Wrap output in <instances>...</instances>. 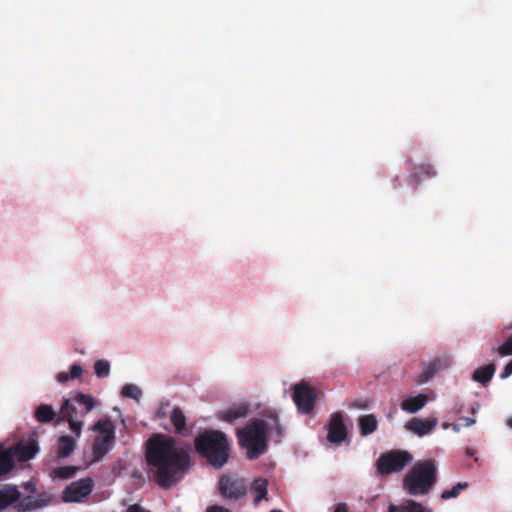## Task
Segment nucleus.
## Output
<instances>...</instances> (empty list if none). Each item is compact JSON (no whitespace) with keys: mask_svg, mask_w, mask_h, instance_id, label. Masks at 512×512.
<instances>
[{"mask_svg":"<svg viewBox=\"0 0 512 512\" xmlns=\"http://www.w3.org/2000/svg\"><path fill=\"white\" fill-rule=\"evenodd\" d=\"M145 457L149 473L162 488L174 486L190 467L188 451L178 446L172 436L156 433L146 441Z\"/></svg>","mask_w":512,"mask_h":512,"instance_id":"obj_1","label":"nucleus"},{"mask_svg":"<svg viewBox=\"0 0 512 512\" xmlns=\"http://www.w3.org/2000/svg\"><path fill=\"white\" fill-rule=\"evenodd\" d=\"M196 452L216 469L222 468L230 457V442L227 435L214 429H206L194 440Z\"/></svg>","mask_w":512,"mask_h":512,"instance_id":"obj_2","label":"nucleus"},{"mask_svg":"<svg viewBox=\"0 0 512 512\" xmlns=\"http://www.w3.org/2000/svg\"><path fill=\"white\" fill-rule=\"evenodd\" d=\"M437 482V467L432 459L418 461L404 476L403 488L412 496L427 495Z\"/></svg>","mask_w":512,"mask_h":512,"instance_id":"obj_3","label":"nucleus"},{"mask_svg":"<svg viewBox=\"0 0 512 512\" xmlns=\"http://www.w3.org/2000/svg\"><path fill=\"white\" fill-rule=\"evenodd\" d=\"M268 424L264 420H252L237 430L238 443L247 450L249 459H256L267 451Z\"/></svg>","mask_w":512,"mask_h":512,"instance_id":"obj_4","label":"nucleus"},{"mask_svg":"<svg viewBox=\"0 0 512 512\" xmlns=\"http://www.w3.org/2000/svg\"><path fill=\"white\" fill-rule=\"evenodd\" d=\"M413 460V456L405 450H391L382 453L376 461L377 472L389 475L401 472Z\"/></svg>","mask_w":512,"mask_h":512,"instance_id":"obj_5","label":"nucleus"},{"mask_svg":"<svg viewBox=\"0 0 512 512\" xmlns=\"http://www.w3.org/2000/svg\"><path fill=\"white\" fill-rule=\"evenodd\" d=\"M94 429L99 432V435L94 439L92 451L94 458L100 460L114 444L115 428L110 420H100L94 425Z\"/></svg>","mask_w":512,"mask_h":512,"instance_id":"obj_6","label":"nucleus"},{"mask_svg":"<svg viewBox=\"0 0 512 512\" xmlns=\"http://www.w3.org/2000/svg\"><path fill=\"white\" fill-rule=\"evenodd\" d=\"M218 490L221 496L228 500H241L248 492V484L242 477L233 474H224L218 482Z\"/></svg>","mask_w":512,"mask_h":512,"instance_id":"obj_7","label":"nucleus"},{"mask_svg":"<svg viewBox=\"0 0 512 512\" xmlns=\"http://www.w3.org/2000/svg\"><path fill=\"white\" fill-rule=\"evenodd\" d=\"M293 401L302 414H309L315 406V390L305 382L296 384L293 388Z\"/></svg>","mask_w":512,"mask_h":512,"instance_id":"obj_8","label":"nucleus"},{"mask_svg":"<svg viewBox=\"0 0 512 512\" xmlns=\"http://www.w3.org/2000/svg\"><path fill=\"white\" fill-rule=\"evenodd\" d=\"M91 478H83L72 482L63 491L62 499L66 503H79L88 497L93 491Z\"/></svg>","mask_w":512,"mask_h":512,"instance_id":"obj_9","label":"nucleus"},{"mask_svg":"<svg viewBox=\"0 0 512 512\" xmlns=\"http://www.w3.org/2000/svg\"><path fill=\"white\" fill-rule=\"evenodd\" d=\"M451 358L448 356L436 357L429 363L423 362V371L417 377V383L424 384L433 378L438 372L446 370L451 365Z\"/></svg>","mask_w":512,"mask_h":512,"instance_id":"obj_10","label":"nucleus"},{"mask_svg":"<svg viewBox=\"0 0 512 512\" xmlns=\"http://www.w3.org/2000/svg\"><path fill=\"white\" fill-rule=\"evenodd\" d=\"M327 440L332 444H341L347 437V427L341 412L332 414L328 424Z\"/></svg>","mask_w":512,"mask_h":512,"instance_id":"obj_11","label":"nucleus"},{"mask_svg":"<svg viewBox=\"0 0 512 512\" xmlns=\"http://www.w3.org/2000/svg\"><path fill=\"white\" fill-rule=\"evenodd\" d=\"M50 502L51 496L47 494H40L37 496L28 495L22 499L19 498V500L14 503V508L17 512H30L46 507Z\"/></svg>","mask_w":512,"mask_h":512,"instance_id":"obj_12","label":"nucleus"},{"mask_svg":"<svg viewBox=\"0 0 512 512\" xmlns=\"http://www.w3.org/2000/svg\"><path fill=\"white\" fill-rule=\"evenodd\" d=\"M8 448L14 461L17 459L20 462H26L35 456L38 444L36 441L21 442Z\"/></svg>","mask_w":512,"mask_h":512,"instance_id":"obj_13","label":"nucleus"},{"mask_svg":"<svg viewBox=\"0 0 512 512\" xmlns=\"http://www.w3.org/2000/svg\"><path fill=\"white\" fill-rule=\"evenodd\" d=\"M437 423L438 420L436 418L425 420L414 417L406 424V428L418 436H424L433 431L437 426Z\"/></svg>","mask_w":512,"mask_h":512,"instance_id":"obj_14","label":"nucleus"},{"mask_svg":"<svg viewBox=\"0 0 512 512\" xmlns=\"http://www.w3.org/2000/svg\"><path fill=\"white\" fill-rule=\"evenodd\" d=\"M249 413V405L246 403H240L232 405L231 407L227 408L226 410L219 411L217 413L218 419L232 423L233 421L244 418Z\"/></svg>","mask_w":512,"mask_h":512,"instance_id":"obj_15","label":"nucleus"},{"mask_svg":"<svg viewBox=\"0 0 512 512\" xmlns=\"http://www.w3.org/2000/svg\"><path fill=\"white\" fill-rule=\"evenodd\" d=\"M170 421L174 432L178 435L187 434V418L180 407H174L170 413Z\"/></svg>","mask_w":512,"mask_h":512,"instance_id":"obj_16","label":"nucleus"},{"mask_svg":"<svg viewBox=\"0 0 512 512\" xmlns=\"http://www.w3.org/2000/svg\"><path fill=\"white\" fill-rule=\"evenodd\" d=\"M20 496V491L15 486H5L0 489V512L17 502Z\"/></svg>","mask_w":512,"mask_h":512,"instance_id":"obj_17","label":"nucleus"},{"mask_svg":"<svg viewBox=\"0 0 512 512\" xmlns=\"http://www.w3.org/2000/svg\"><path fill=\"white\" fill-rule=\"evenodd\" d=\"M388 512H432V510L414 500H406L401 505L390 504Z\"/></svg>","mask_w":512,"mask_h":512,"instance_id":"obj_18","label":"nucleus"},{"mask_svg":"<svg viewBox=\"0 0 512 512\" xmlns=\"http://www.w3.org/2000/svg\"><path fill=\"white\" fill-rule=\"evenodd\" d=\"M427 399V395L425 394L409 397L402 401L401 408L409 413H416L425 406Z\"/></svg>","mask_w":512,"mask_h":512,"instance_id":"obj_19","label":"nucleus"},{"mask_svg":"<svg viewBox=\"0 0 512 512\" xmlns=\"http://www.w3.org/2000/svg\"><path fill=\"white\" fill-rule=\"evenodd\" d=\"M359 431L361 436H368L374 433L378 427V421L375 415L366 414L359 418Z\"/></svg>","mask_w":512,"mask_h":512,"instance_id":"obj_20","label":"nucleus"},{"mask_svg":"<svg viewBox=\"0 0 512 512\" xmlns=\"http://www.w3.org/2000/svg\"><path fill=\"white\" fill-rule=\"evenodd\" d=\"M76 447L75 440L68 435H62L57 443L58 458H66L71 455Z\"/></svg>","mask_w":512,"mask_h":512,"instance_id":"obj_21","label":"nucleus"},{"mask_svg":"<svg viewBox=\"0 0 512 512\" xmlns=\"http://www.w3.org/2000/svg\"><path fill=\"white\" fill-rule=\"evenodd\" d=\"M268 482L266 479L257 478L251 484V492L254 495V505H258L263 499H267Z\"/></svg>","mask_w":512,"mask_h":512,"instance_id":"obj_22","label":"nucleus"},{"mask_svg":"<svg viewBox=\"0 0 512 512\" xmlns=\"http://www.w3.org/2000/svg\"><path fill=\"white\" fill-rule=\"evenodd\" d=\"M14 467L15 461L9 448H5L4 445L0 444V477L8 474Z\"/></svg>","mask_w":512,"mask_h":512,"instance_id":"obj_23","label":"nucleus"},{"mask_svg":"<svg viewBox=\"0 0 512 512\" xmlns=\"http://www.w3.org/2000/svg\"><path fill=\"white\" fill-rule=\"evenodd\" d=\"M495 371V365L493 363H490L488 365L476 369L473 372L472 379L475 382L481 383L482 385H486L492 379Z\"/></svg>","mask_w":512,"mask_h":512,"instance_id":"obj_24","label":"nucleus"},{"mask_svg":"<svg viewBox=\"0 0 512 512\" xmlns=\"http://www.w3.org/2000/svg\"><path fill=\"white\" fill-rule=\"evenodd\" d=\"M263 419L268 424V432L274 430L278 436V440L283 436V428L279 422L278 413L275 410H265Z\"/></svg>","mask_w":512,"mask_h":512,"instance_id":"obj_25","label":"nucleus"},{"mask_svg":"<svg viewBox=\"0 0 512 512\" xmlns=\"http://www.w3.org/2000/svg\"><path fill=\"white\" fill-rule=\"evenodd\" d=\"M75 401L74 399H65L61 405V419L62 420H66V419H77L80 416V410L77 409V407L75 406Z\"/></svg>","mask_w":512,"mask_h":512,"instance_id":"obj_26","label":"nucleus"},{"mask_svg":"<svg viewBox=\"0 0 512 512\" xmlns=\"http://www.w3.org/2000/svg\"><path fill=\"white\" fill-rule=\"evenodd\" d=\"M56 416V413L51 405L41 404L35 410V418L40 423H49Z\"/></svg>","mask_w":512,"mask_h":512,"instance_id":"obj_27","label":"nucleus"},{"mask_svg":"<svg viewBox=\"0 0 512 512\" xmlns=\"http://www.w3.org/2000/svg\"><path fill=\"white\" fill-rule=\"evenodd\" d=\"M74 401L83 407L80 410L81 417H84L86 414H88L95 406L92 396L83 393H78L75 396Z\"/></svg>","mask_w":512,"mask_h":512,"instance_id":"obj_28","label":"nucleus"},{"mask_svg":"<svg viewBox=\"0 0 512 512\" xmlns=\"http://www.w3.org/2000/svg\"><path fill=\"white\" fill-rule=\"evenodd\" d=\"M436 175V171L431 164H422L415 168L412 176L417 181H422L425 178L434 177Z\"/></svg>","mask_w":512,"mask_h":512,"instance_id":"obj_29","label":"nucleus"},{"mask_svg":"<svg viewBox=\"0 0 512 512\" xmlns=\"http://www.w3.org/2000/svg\"><path fill=\"white\" fill-rule=\"evenodd\" d=\"M78 470L79 467L77 466H60L53 469L51 475L53 478L70 479L77 473Z\"/></svg>","mask_w":512,"mask_h":512,"instance_id":"obj_30","label":"nucleus"},{"mask_svg":"<svg viewBox=\"0 0 512 512\" xmlns=\"http://www.w3.org/2000/svg\"><path fill=\"white\" fill-rule=\"evenodd\" d=\"M83 372V369L80 365L74 364L71 366L70 374L67 372H60L57 375V381L59 383H66L70 379L78 378Z\"/></svg>","mask_w":512,"mask_h":512,"instance_id":"obj_31","label":"nucleus"},{"mask_svg":"<svg viewBox=\"0 0 512 512\" xmlns=\"http://www.w3.org/2000/svg\"><path fill=\"white\" fill-rule=\"evenodd\" d=\"M468 487L467 482H459L456 485H454L451 489L444 490L441 493V499L442 500H449L451 498H456L459 496L462 490L466 489Z\"/></svg>","mask_w":512,"mask_h":512,"instance_id":"obj_32","label":"nucleus"},{"mask_svg":"<svg viewBox=\"0 0 512 512\" xmlns=\"http://www.w3.org/2000/svg\"><path fill=\"white\" fill-rule=\"evenodd\" d=\"M121 395L125 398H131L138 402L142 396V391L134 384H126L122 388Z\"/></svg>","mask_w":512,"mask_h":512,"instance_id":"obj_33","label":"nucleus"},{"mask_svg":"<svg viewBox=\"0 0 512 512\" xmlns=\"http://www.w3.org/2000/svg\"><path fill=\"white\" fill-rule=\"evenodd\" d=\"M95 374L99 378H105L110 373V364L107 360H97L94 364Z\"/></svg>","mask_w":512,"mask_h":512,"instance_id":"obj_34","label":"nucleus"},{"mask_svg":"<svg viewBox=\"0 0 512 512\" xmlns=\"http://www.w3.org/2000/svg\"><path fill=\"white\" fill-rule=\"evenodd\" d=\"M496 351L501 356L512 355V334L496 348Z\"/></svg>","mask_w":512,"mask_h":512,"instance_id":"obj_35","label":"nucleus"},{"mask_svg":"<svg viewBox=\"0 0 512 512\" xmlns=\"http://www.w3.org/2000/svg\"><path fill=\"white\" fill-rule=\"evenodd\" d=\"M69 423L70 430L76 435L81 434L83 423L77 419H66Z\"/></svg>","mask_w":512,"mask_h":512,"instance_id":"obj_36","label":"nucleus"},{"mask_svg":"<svg viewBox=\"0 0 512 512\" xmlns=\"http://www.w3.org/2000/svg\"><path fill=\"white\" fill-rule=\"evenodd\" d=\"M512 375V359L505 365L500 377L505 379Z\"/></svg>","mask_w":512,"mask_h":512,"instance_id":"obj_37","label":"nucleus"},{"mask_svg":"<svg viewBox=\"0 0 512 512\" xmlns=\"http://www.w3.org/2000/svg\"><path fill=\"white\" fill-rule=\"evenodd\" d=\"M167 407H169V402L162 403L156 412V418L160 419V418L166 417L167 413H166L165 408H167Z\"/></svg>","mask_w":512,"mask_h":512,"instance_id":"obj_38","label":"nucleus"},{"mask_svg":"<svg viewBox=\"0 0 512 512\" xmlns=\"http://www.w3.org/2000/svg\"><path fill=\"white\" fill-rule=\"evenodd\" d=\"M206 512H232V511H230L229 509H227L223 506H220V505H212L207 508Z\"/></svg>","mask_w":512,"mask_h":512,"instance_id":"obj_39","label":"nucleus"},{"mask_svg":"<svg viewBox=\"0 0 512 512\" xmlns=\"http://www.w3.org/2000/svg\"><path fill=\"white\" fill-rule=\"evenodd\" d=\"M127 512H151V511L143 508L139 504H132L128 507Z\"/></svg>","mask_w":512,"mask_h":512,"instance_id":"obj_40","label":"nucleus"},{"mask_svg":"<svg viewBox=\"0 0 512 512\" xmlns=\"http://www.w3.org/2000/svg\"><path fill=\"white\" fill-rule=\"evenodd\" d=\"M460 421L463 422L462 426L469 427L476 423V420L474 418L470 417H461Z\"/></svg>","mask_w":512,"mask_h":512,"instance_id":"obj_41","label":"nucleus"},{"mask_svg":"<svg viewBox=\"0 0 512 512\" xmlns=\"http://www.w3.org/2000/svg\"><path fill=\"white\" fill-rule=\"evenodd\" d=\"M334 512H349L348 506L345 503H339L336 505Z\"/></svg>","mask_w":512,"mask_h":512,"instance_id":"obj_42","label":"nucleus"},{"mask_svg":"<svg viewBox=\"0 0 512 512\" xmlns=\"http://www.w3.org/2000/svg\"><path fill=\"white\" fill-rule=\"evenodd\" d=\"M480 405L478 403H475V405L471 408V413L475 414L479 410Z\"/></svg>","mask_w":512,"mask_h":512,"instance_id":"obj_43","label":"nucleus"},{"mask_svg":"<svg viewBox=\"0 0 512 512\" xmlns=\"http://www.w3.org/2000/svg\"><path fill=\"white\" fill-rule=\"evenodd\" d=\"M460 424H453L452 427H453V430L456 431V432H459L460 431Z\"/></svg>","mask_w":512,"mask_h":512,"instance_id":"obj_44","label":"nucleus"},{"mask_svg":"<svg viewBox=\"0 0 512 512\" xmlns=\"http://www.w3.org/2000/svg\"><path fill=\"white\" fill-rule=\"evenodd\" d=\"M507 425L512 429V417L507 420Z\"/></svg>","mask_w":512,"mask_h":512,"instance_id":"obj_45","label":"nucleus"},{"mask_svg":"<svg viewBox=\"0 0 512 512\" xmlns=\"http://www.w3.org/2000/svg\"><path fill=\"white\" fill-rule=\"evenodd\" d=\"M270 512H282L281 510L273 509Z\"/></svg>","mask_w":512,"mask_h":512,"instance_id":"obj_46","label":"nucleus"}]
</instances>
